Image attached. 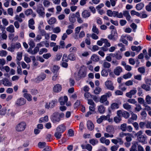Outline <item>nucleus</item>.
I'll use <instances>...</instances> for the list:
<instances>
[{"instance_id": "obj_1", "label": "nucleus", "mask_w": 151, "mask_h": 151, "mask_svg": "<svg viewBox=\"0 0 151 151\" xmlns=\"http://www.w3.org/2000/svg\"><path fill=\"white\" fill-rule=\"evenodd\" d=\"M26 124L25 122H22L17 124L16 127V130L18 132H21L24 131L26 127Z\"/></svg>"}, {"instance_id": "obj_2", "label": "nucleus", "mask_w": 151, "mask_h": 151, "mask_svg": "<svg viewBox=\"0 0 151 151\" xmlns=\"http://www.w3.org/2000/svg\"><path fill=\"white\" fill-rule=\"evenodd\" d=\"M86 75V71L83 69H81L78 73L75 74V78L77 80H79L85 77Z\"/></svg>"}, {"instance_id": "obj_3", "label": "nucleus", "mask_w": 151, "mask_h": 151, "mask_svg": "<svg viewBox=\"0 0 151 151\" xmlns=\"http://www.w3.org/2000/svg\"><path fill=\"white\" fill-rule=\"evenodd\" d=\"M21 46L20 43L16 42L14 43L11 44L10 47H9L8 48V50L11 52H13L14 51L15 49H18Z\"/></svg>"}, {"instance_id": "obj_4", "label": "nucleus", "mask_w": 151, "mask_h": 151, "mask_svg": "<svg viewBox=\"0 0 151 151\" xmlns=\"http://www.w3.org/2000/svg\"><path fill=\"white\" fill-rule=\"evenodd\" d=\"M44 11L45 9L42 5L38 6L36 9L37 13L40 16L43 17L45 16V13Z\"/></svg>"}, {"instance_id": "obj_5", "label": "nucleus", "mask_w": 151, "mask_h": 151, "mask_svg": "<svg viewBox=\"0 0 151 151\" xmlns=\"http://www.w3.org/2000/svg\"><path fill=\"white\" fill-rule=\"evenodd\" d=\"M51 119L53 123L59 122L60 120L59 117V113L58 112H55L52 115Z\"/></svg>"}, {"instance_id": "obj_6", "label": "nucleus", "mask_w": 151, "mask_h": 151, "mask_svg": "<svg viewBox=\"0 0 151 151\" xmlns=\"http://www.w3.org/2000/svg\"><path fill=\"white\" fill-rule=\"evenodd\" d=\"M26 101L23 98H20L18 99L16 101L15 105L17 106H20L23 105L25 104Z\"/></svg>"}, {"instance_id": "obj_7", "label": "nucleus", "mask_w": 151, "mask_h": 151, "mask_svg": "<svg viewBox=\"0 0 151 151\" xmlns=\"http://www.w3.org/2000/svg\"><path fill=\"white\" fill-rule=\"evenodd\" d=\"M46 76L45 74L43 73H41L35 79V82L37 83H39L40 82L42 81L45 78Z\"/></svg>"}, {"instance_id": "obj_8", "label": "nucleus", "mask_w": 151, "mask_h": 151, "mask_svg": "<svg viewBox=\"0 0 151 151\" xmlns=\"http://www.w3.org/2000/svg\"><path fill=\"white\" fill-rule=\"evenodd\" d=\"M57 102V100L56 99L52 100L49 104L48 103L46 104L45 108L47 109H49L50 108H52L55 106Z\"/></svg>"}, {"instance_id": "obj_9", "label": "nucleus", "mask_w": 151, "mask_h": 151, "mask_svg": "<svg viewBox=\"0 0 151 151\" xmlns=\"http://www.w3.org/2000/svg\"><path fill=\"white\" fill-rule=\"evenodd\" d=\"M105 84L108 89L112 91L114 89V87L113 86V83L111 81H107L105 82Z\"/></svg>"}, {"instance_id": "obj_10", "label": "nucleus", "mask_w": 151, "mask_h": 151, "mask_svg": "<svg viewBox=\"0 0 151 151\" xmlns=\"http://www.w3.org/2000/svg\"><path fill=\"white\" fill-rule=\"evenodd\" d=\"M117 37V33L116 30H114L111 31V34L108 35V38L111 40H115Z\"/></svg>"}, {"instance_id": "obj_11", "label": "nucleus", "mask_w": 151, "mask_h": 151, "mask_svg": "<svg viewBox=\"0 0 151 151\" xmlns=\"http://www.w3.org/2000/svg\"><path fill=\"white\" fill-rule=\"evenodd\" d=\"M68 101V98L67 96H64L63 97H60L58 99L61 105H64Z\"/></svg>"}, {"instance_id": "obj_12", "label": "nucleus", "mask_w": 151, "mask_h": 151, "mask_svg": "<svg viewBox=\"0 0 151 151\" xmlns=\"http://www.w3.org/2000/svg\"><path fill=\"white\" fill-rule=\"evenodd\" d=\"M99 101L101 103H104L105 105H108L109 104V102L107 100V97H106L105 95H104L102 96L99 100Z\"/></svg>"}, {"instance_id": "obj_13", "label": "nucleus", "mask_w": 151, "mask_h": 151, "mask_svg": "<svg viewBox=\"0 0 151 151\" xmlns=\"http://www.w3.org/2000/svg\"><path fill=\"white\" fill-rule=\"evenodd\" d=\"M1 83L5 86H12V83L9 81V80L6 78H4L1 80Z\"/></svg>"}, {"instance_id": "obj_14", "label": "nucleus", "mask_w": 151, "mask_h": 151, "mask_svg": "<svg viewBox=\"0 0 151 151\" xmlns=\"http://www.w3.org/2000/svg\"><path fill=\"white\" fill-rule=\"evenodd\" d=\"M109 115H107L105 116V115H102L100 117L98 118L97 120V122L98 124L101 123L103 120H106L109 118Z\"/></svg>"}, {"instance_id": "obj_15", "label": "nucleus", "mask_w": 151, "mask_h": 151, "mask_svg": "<svg viewBox=\"0 0 151 151\" xmlns=\"http://www.w3.org/2000/svg\"><path fill=\"white\" fill-rule=\"evenodd\" d=\"M137 92L136 89L135 88L131 90L129 92L126 93V96L129 98H131L133 95H135Z\"/></svg>"}, {"instance_id": "obj_16", "label": "nucleus", "mask_w": 151, "mask_h": 151, "mask_svg": "<svg viewBox=\"0 0 151 151\" xmlns=\"http://www.w3.org/2000/svg\"><path fill=\"white\" fill-rule=\"evenodd\" d=\"M66 130V127L64 124H61L58 126L56 129V131L63 133Z\"/></svg>"}, {"instance_id": "obj_17", "label": "nucleus", "mask_w": 151, "mask_h": 151, "mask_svg": "<svg viewBox=\"0 0 151 151\" xmlns=\"http://www.w3.org/2000/svg\"><path fill=\"white\" fill-rule=\"evenodd\" d=\"M62 86L59 84H57L53 87V91L55 93H58L60 92L62 89Z\"/></svg>"}, {"instance_id": "obj_18", "label": "nucleus", "mask_w": 151, "mask_h": 151, "mask_svg": "<svg viewBox=\"0 0 151 151\" xmlns=\"http://www.w3.org/2000/svg\"><path fill=\"white\" fill-rule=\"evenodd\" d=\"M122 71V68L119 66L116 68L114 70V73L116 76H118L120 75V73Z\"/></svg>"}, {"instance_id": "obj_19", "label": "nucleus", "mask_w": 151, "mask_h": 151, "mask_svg": "<svg viewBox=\"0 0 151 151\" xmlns=\"http://www.w3.org/2000/svg\"><path fill=\"white\" fill-rule=\"evenodd\" d=\"M121 64L124 67L126 70L129 71L132 70V67L129 65H127L125 62L122 61Z\"/></svg>"}, {"instance_id": "obj_20", "label": "nucleus", "mask_w": 151, "mask_h": 151, "mask_svg": "<svg viewBox=\"0 0 151 151\" xmlns=\"http://www.w3.org/2000/svg\"><path fill=\"white\" fill-rule=\"evenodd\" d=\"M28 26L29 27L32 29H35V27L34 25L35 24V22L33 19H31L28 21Z\"/></svg>"}, {"instance_id": "obj_21", "label": "nucleus", "mask_w": 151, "mask_h": 151, "mask_svg": "<svg viewBox=\"0 0 151 151\" xmlns=\"http://www.w3.org/2000/svg\"><path fill=\"white\" fill-rule=\"evenodd\" d=\"M81 146L83 149H86L89 151H91L92 149V147L89 144H82Z\"/></svg>"}, {"instance_id": "obj_22", "label": "nucleus", "mask_w": 151, "mask_h": 151, "mask_svg": "<svg viewBox=\"0 0 151 151\" xmlns=\"http://www.w3.org/2000/svg\"><path fill=\"white\" fill-rule=\"evenodd\" d=\"M87 127L89 130H92L94 128V126L93 123L90 121H88L87 123Z\"/></svg>"}, {"instance_id": "obj_23", "label": "nucleus", "mask_w": 151, "mask_h": 151, "mask_svg": "<svg viewBox=\"0 0 151 151\" xmlns=\"http://www.w3.org/2000/svg\"><path fill=\"white\" fill-rule=\"evenodd\" d=\"M90 12L86 10H84L82 13V16L83 18H86L90 16Z\"/></svg>"}, {"instance_id": "obj_24", "label": "nucleus", "mask_w": 151, "mask_h": 151, "mask_svg": "<svg viewBox=\"0 0 151 151\" xmlns=\"http://www.w3.org/2000/svg\"><path fill=\"white\" fill-rule=\"evenodd\" d=\"M142 48V47L140 46H132L131 47V49L133 51H136L137 52H139Z\"/></svg>"}, {"instance_id": "obj_25", "label": "nucleus", "mask_w": 151, "mask_h": 151, "mask_svg": "<svg viewBox=\"0 0 151 151\" xmlns=\"http://www.w3.org/2000/svg\"><path fill=\"white\" fill-rule=\"evenodd\" d=\"M47 23L50 25L54 24L57 22L56 19L54 17H51L47 21Z\"/></svg>"}, {"instance_id": "obj_26", "label": "nucleus", "mask_w": 151, "mask_h": 151, "mask_svg": "<svg viewBox=\"0 0 151 151\" xmlns=\"http://www.w3.org/2000/svg\"><path fill=\"white\" fill-rule=\"evenodd\" d=\"M114 17H116L119 18H121L123 17V14L122 12L119 13L117 11H114Z\"/></svg>"}, {"instance_id": "obj_27", "label": "nucleus", "mask_w": 151, "mask_h": 151, "mask_svg": "<svg viewBox=\"0 0 151 151\" xmlns=\"http://www.w3.org/2000/svg\"><path fill=\"white\" fill-rule=\"evenodd\" d=\"M100 141L101 143H104L106 145H109L110 142V141L109 139H106L104 137H101L100 138Z\"/></svg>"}, {"instance_id": "obj_28", "label": "nucleus", "mask_w": 151, "mask_h": 151, "mask_svg": "<svg viewBox=\"0 0 151 151\" xmlns=\"http://www.w3.org/2000/svg\"><path fill=\"white\" fill-rule=\"evenodd\" d=\"M92 31L93 33L98 35L99 33V31L98 28L95 24H93L92 29Z\"/></svg>"}, {"instance_id": "obj_29", "label": "nucleus", "mask_w": 151, "mask_h": 151, "mask_svg": "<svg viewBox=\"0 0 151 151\" xmlns=\"http://www.w3.org/2000/svg\"><path fill=\"white\" fill-rule=\"evenodd\" d=\"M7 31L11 33H14L15 32L14 27L13 25H10L6 28Z\"/></svg>"}, {"instance_id": "obj_30", "label": "nucleus", "mask_w": 151, "mask_h": 151, "mask_svg": "<svg viewBox=\"0 0 151 151\" xmlns=\"http://www.w3.org/2000/svg\"><path fill=\"white\" fill-rule=\"evenodd\" d=\"M69 19L70 22L74 23L76 21L75 14H70L69 16Z\"/></svg>"}, {"instance_id": "obj_31", "label": "nucleus", "mask_w": 151, "mask_h": 151, "mask_svg": "<svg viewBox=\"0 0 151 151\" xmlns=\"http://www.w3.org/2000/svg\"><path fill=\"white\" fill-rule=\"evenodd\" d=\"M106 130L107 132L109 133H113L114 129L112 125H109L106 128Z\"/></svg>"}, {"instance_id": "obj_32", "label": "nucleus", "mask_w": 151, "mask_h": 151, "mask_svg": "<svg viewBox=\"0 0 151 151\" xmlns=\"http://www.w3.org/2000/svg\"><path fill=\"white\" fill-rule=\"evenodd\" d=\"M144 4L142 2L137 4L136 6V8L138 10H140L142 9L144 7Z\"/></svg>"}, {"instance_id": "obj_33", "label": "nucleus", "mask_w": 151, "mask_h": 151, "mask_svg": "<svg viewBox=\"0 0 151 151\" xmlns=\"http://www.w3.org/2000/svg\"><path fill=\"white\" fill-rule=\"evenodd\" d=\"M23 96L29 101H31L32 100V97L30 94L26 93H24L23 94Z\"/></svg>"}, {"instance_id": "obj_34", "label": "nucleus", "mask_w": 151, "mask_h": 151, "mask_svg": "<svg viewBox=\"0 0 151 151\" xmlns=\"http://www.w3.org/2000/svg\"><path fill=\"white\" fill-rule=\"evenodd\" d=\"M141 87L142 89L145 90L146 91H149L150 90V86L145 84H142Z\"/></svg>"}, {"instance_id": "obj_35", "label": "nucleus", "mask_w": 151, "mask_h": 151, "mask_svg": "<svg viewBox=\"0 0 151 151\" xmlns=\"http://www.w3.org/2000/svg\"><path fill=\"white\" fill-rule=\"evenodd\" d=\"M89 142L92 145L94 146L98 143V141L96 139H92L89 140Z\"/></svg>"}, {"instance_id": "obj_36", "label": "nucleus", "mask_w": 151, "mask_h": 151, "mask_svg": "<svg viewBox=\"0 0 151 151\" xmlns=\"http://www.w3.org/2000/svg\"><path fill=\"white\" fill-rule=\"evenodd\" d=\"M133 137V135L129 133H127L126 137V139L127 142H130L132 141V137Z\"/></svg>"}, {"instance_id": "obj_37", "label": "nucleus", "mask_w": 151, "mask_h": 151, "mask_svg": "<svg viewBox=\"0 0 151 151\" xmlns=\"http://www.w3.org/2000/svg\"><path fill=\"white\" fill-rule=\"evenodd\" d=\"M123 107L125 109L129 111L131 108V106L128 103H125L123 104Z\"/></svg>"}, {"instance_id": "obj_38", "label": "nucleus", "mask_w": 151, "mask_h": 151, "mask_svg": "<svg viewBox=\"0 0 151 151\" xmlns=\"http://www.w3.org/2000/svg\"><path fill=\"white\" fill-rule=\"evenodd\" d=\"M91 60L93 61L97 62L99 60V57L96 55H93L91 57Z\"/></svg>"}, {"instance_id": "obj_39", "label": "nucleus", "mask_w": 151, "mask_h": 151, "mask_svg": "<svg viewBox=\"0 0 151 151\" xmlns=\"http://www.w3.org/2000/svg\"><path fill=\"white\" fill-rule=\"evenodd\" d=\"M85 98L87 100L92 98V95L89 92H86L84 94Z\"/></svg>"}, {"instance_id": "obj_40", "label": "nucleus", "mask_w": 151, "mask_h": 151, "mask_svg": "<svg viewBox=\"0 0 151 151\" xmlns=\"http://www.w3.org/2000/svg\"><path fill=\"white\" fill-rule=\"evenodd\" d=\"M52 31L53 32L58 34L61 32V29L60 27H57L53 29Z\"/></svg>"}, {"instance_id": "obj_41", "label": "nucleus", "mask_w": 151, "mask_h": 151, "mask_svg": "<svg viewBox=\"0 0 151 151\" xmlns=\"http://www.w3.org/2000/svg\"><path fill=\"white\" fill-rule=\"evenodd\" d=\"M138 140L141 142H145L146 140V137L143 135L139 137L138 138Z\"/></svg>"}, {"instance_id": "obj_42", "label": "nucleus", "mask_w": 151, "mask_h": 151, "mask_svg": "<svg viewBox=\"0 0 151 151\" xmlns=\"http://www.w3.org/2000/svg\"><path fill=\"white\" fill-rule=\"evenodd\" d=\"M136 107L134 108L135 112H138L139 111L142 109L140 105L139 104H135Z\"/></svg>"}, {"instance_id": "obj_43", "label": "nucleus", "mask_w": 151, "mask_h": 151, "mask_svg": "<svg viewBox=\"0 0 151 151\" xmlns=\"http://www.w3.org/2000/svg\"><path fill=\"white\" fill-rule=\"evenodd\" d=\"M48 116H45L44 117H42L40 118V122H46L48 121Z\"/></svg>"}, {"instance_id": "obj_44", "label": "nucleus", "mask_w": 151, "mask_h": 151, "mask_svg": "<svg viewBox=\"0 0 151 151\" xmlns=\"http://www.w3.org/2000/svg\"><path fill=\"white\" fill-rule=\"evenodd\" d=\"M103 66L105 68H109L111 66L110 63L106 62H104L103 64Z\"/></svg>"}, {"instance_id": "obj_45", "label": "nucleus", "mask_w": 151, "mask_h": 151, "mask_svg": "<svg viewBox=\"0 0 151 151\" xmlns=\"http://www.w3.org/2000/svg\"><path fill=\"white\" fill-rule=\"evenodd\" d=\"M61 133L60 132L56 131L54 134V136L57 139H59L61 138Z\"/></svg>"}, {"instance_id": "obj_46", "label": "nucleus", "mask_w": 151, "mask_h": 151, "mask_svg": "<svg viewBox=\"0 0 151 151\" xmlns=\"http://www.w3.org/2000/svg\"><path fill=\"white\" fill-rule=\"evenodd\" d=\"M137 144L135 143L133 144L129 149L130 151H137Z\"/></svg>"}, {"instance_id": "obj_47", "label": "nucleus", "mask_w": 151, "mask_h": 151, "mask_svg": "<svg viewBox=\"0 0 151 151\" xmlns=\"http://www.w3.org/2000/svg\"><path fill=\"white\" fill-rule=\"evenodd\" d=\"M44 6L46 7H48L50 5V2L47 0H44L43 2Z\"/></svg>"}, {"instance_id": "obj_48", "label": "nucleus", "mask_w": 151, "mask_h": 151, "mask_svg": "<svg viewBox=\"0 0 151 151\" xmlns=\"http://www.w3.org/2000/svg\"><path fill=\"white\" fill-rule=\"evenodd\" d=\"M98 110L99 112L101 113H103L105 111V108L102 105H100L98 107Z\"/></svg>"}, {"instance_id": "obj_49", "label": "nucleus", "mask_w": 151, "mask_h": 151, "mask_svg": "<svg viewBox=\"0 0 151 151\" xmlns=\"http://www.w3.org/2000/svg\"><path fill=\"white\" fill-rule=\"evenodd\" d=\"M101 74L103 77H107L108 76V73L106 70L103 69L101 71Z\"/></svg>"}, {"instance_id": "obj_50", "label": "nucleus", "mask_w": 151, "mask_h": 151, "mask_svg": "<svg viewBox=\"0 0 151 151\" xmlns=\"http://www.w3.org/2000/svg\"><path fill=\"white\" fill-rule=\"evenodd\" d=\"M137 100L138 103L140 104H142L143 105L146 104V103L145 102L144 99L141 97H139L138 98Z\"/></svg>"}, {"instance_id": "obj_51", "label": "nucleus", "mask_w": 151, "mask_h": 151, "mask_svg": "<svg viewBox=\"0 0 151 151\" xmlns=\"http://www.w3.org/2000/svg\"><path fill=\"white\" fill-rule=\"evenodd\" d=\"M32 12L33 11L31 9H28L25 11V14L27 16L31 15Z\"/></svg>"}, {"instance_id": "obj_52", "label": "nucleus", "mask_w": 151, "mask_h": 151, "mask_svg": "<svg viewBox=\"0 0 151 151\" xmlns=\"http://www.w3.org/2000/svg\"><path fill=\"white\" fill-rule=\"evenodd\" d=\"M151 97L149 95H147L145 98V101L148 104H151Z\"/></svg>"}, {"instance_id": "obj_53", "label": "nucleus", "mask_w": 151, "mask_h": 151, "mask_svg": "<svg viewBox=\"0 0 151 151\" xmlns=\"http://www.w3.org/2000/svg\"><path fill=\"white\" fill-rule=\"evenodd\" d=\"M68 58L71 60H76L75 56L73 54H70L68 56Z\"/></svg>"}, {"instance_id": "obj_54", "label": "nucleus", "mask_w": 151, "mask_h": 151, "mask_svg": "<svg viewBox=\"0 0 151 151\" xmlns=\"http://www.w3.org/2000/svg\"><path fill=\"white\" fill-rule=\"evenodd\" d=\"M122 116L124 117L126 119L128 118L129 116V112L124 111L123 112Z\"/></svg>"}, {"instance_id": "obj_55", "label": "nucleus", "mask_w": 151, "mask_h": 151, "mask_svg": "<svg viewBox=\"0 0 151 151\" xmlns=\"http://www.w3.org/2000/svg\"><path fill=\"white\" fill-rule=\"evenodd\" d=\"M127 124L125 123L122 124L120 126V128L122 131H125L127 130Z\"/></svg>"}, {"instance_id": "obj_56", "label": "nucleus", "mask_w": 151, "mask_h": 151, "mask_svg": "<svg viewBox=\"0 0 151 151\" xmlns=\"http://www.w3.org/2000/svg\"><path fill=\"white\" fill-rule=\"evenodd\" d=\"M139 127L141 129H144L145 127V122H140L139 123Z\"/></svg>"}, {"instance_id": "obj_57", "label": "nucleus", "mask_w": 151, "mask_h": 151, "mask_svg": "<svg viewBox=\"0 0 151 151\" xmlns=\"http://www.w3.org/2000/svg\"><path fill=\"white\" fill-rule=\"evenodd\" d=\"M145 83L147 85H151V79L145 78Z\"/></svg>"}, {"instance_id": "obj_58", "label": "nucleus", "mask_w": 151, "mask_h": 151, "mask_svg": "<svg viewBox=\"0 0 151 151\" xmlns=\"http://www.w3.org/2000/svg\"><path fill=\"white\" fill-rule=\"evenodd\" d=\"M119 147L118 145H114L111 147L110 149L111 151H116Z\"/></svg>"}, {"instance_id": "obj_59", "label": "nucleus", "mask_w": 151, "mask_h": 151, "mask_svg": "<svg viewBox=\"0 0 151 151\" xmlns=\"http://www.w3.org/2000/svg\"><path fill=\"white\" fill-rule=\"evenodd\" d=\"M29 45L30 46V47L33 48L35 46V44L34 41L32 39L30 40L28 43Z\"/></svg>"}, {"instance_id": "obj_60", "label": "nucleus", "mask_w": 151, "mask_h": 151, "mask_svg": "<svg viewBox=\"0 0 151 151\" xmlns=\"http://www.w3.org/2000/svg\"><path fill=\"white\" fill-rule=\"evenodd\" d=\"M7 55V52L4 50H1L0 51V56L1 57L6 56Z\"/></svg>"}, {"instance_id": "obj_61", "label": "nucleus", "mask_w": 151, "mask_h": 151, "mask_svg": "<svg viewBox=\"0 0 151 151\" xmlns=\"http://www.w3.org/2000/svg\"><path fill=\"white\" fill-rule=\"evenodd\" d=\"M132 76V74L130 73H128L127 74L124 75L123 78L125 79L130 78Z\"/></svg>"}, {"instance_id": "obj_62", "label": "nucleus", "mask_w": 151, "mask_h": 151, "mask_svg": "<svg viewBox=\"0 0 151 151\" xmlns=\"http://www.w3.org/2000/svg\"><path fill=\"white\" fill-rule=\"evenodd\" d=\"M38 147L40 148H42L44 147L46 145V143L44 142H40L38 144Z\"/></svg>"}, {"instance_id": "obj_63", "label": "nucleus", "mask_w": 151, "mask_h": 151, "mask_svg": "<svg viewBox=\"0 0 151 151\" xmlns=\"http://www.w3.org/2000/svg\"><path fill=\"white\" fill-rule=\"evenodd\" d=\"M59 67L57 66L54 65L52 68V71L54 73H56L59 69Z\"/></svg>"}, {"instance_id": "obj_64", "label": "nucleus", "mask_w": 151, "mask_h": 151, "mask_svg": "<svg viewBox=\"0 0 151 151\" xmlns=\"http://www.w3.org/2000/svg\"><path fill=\"white\" fill-rule=\"evenodd\" d=\"M145 127L147 129H151V122H145Z\"/></svg>"}]
</instances>
